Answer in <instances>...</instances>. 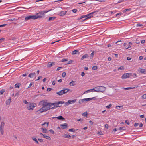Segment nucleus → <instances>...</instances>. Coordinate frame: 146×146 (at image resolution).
Listing matches in <instances>:
<instances>
[{
    "mask_svg": "<svg viewBox=\"0 0 146 146\" xmlns=\"http://www.w3.org/2000/svg\"><path fill=\"white\" fill-rule=\"evenodd\" d=\"M88 17L87 15H83L81 16L80 17V18L81 19L82 18L84 17Z\"/></svg>",
    "mask_w": 146,
    "mask_h": 146,
    "instance_id": "obj_45",
    "label": "nucleus"
},
{
    "mask_svg": "<svg viewBox=\"0 0 146 146\" xmlns=\"http://www.w3.org/2000/svg\"><path fill=\"white\" fill-rule=\"evenodd\" d=\"M17 9H19L20 10H22V9H25V8L23 7H19Z\"/></svg>",
    "mask_w": 146,
    "mask_h": 146,
    "instance_id": "obj_52",
    "label": "nucleus"
},
{
    "mask_svg": "<svg viewBox=\"0 0 146 146\" xmlns=\"http://www.w3.org/2000/svg\"><path fill=\"white\" fill-rule=\"evenodd\" d=\"M11 98L9 97V99H8L6 101V103L7 105H9L11 101Z\"/></svg>",
    "mask_w": 146,
    "mask_h": 146,
    "instance_id": "obj_19",
    "label": "nucleus"
},
{
    "mask_svg": "<svg viewBox=\"0 0 146 146\" xmlns=\"http://www.w3.org/2000/svg\"><path fill=\"white\" fill-rule=\"evenodd\" d=\"M82 115L85 117H86V116L87 115V112H85L84 113L82 114Z\"/></svg>",
    "mask_w": 146,
    "mask_h": 146,
    "instance_id": "obj_41",
    "label": "nucleus"
},
{
    "mask_svg": "<svg viewBox=\"0 0 146 146\" xmlns=\"http://www.w3.org/2000/svg\"><path fill=\"white\" fill-rule=\"evenodd\" d=\"M76 99H74L72 100H68L67 102H66L65 104L67 106H68L70 104L74 103L76 101Z\"/></svg>",
    "mask_w": 146,
    "mask_h": 146,
    "instance_id": "obj_7",
    "label": "nucleus"
},
{
    "mask_svg": "<svg viewBox=\"0 0 146 146\" xmlns=\"http://www.w3.org/2000/svg\"><path fill=\"white\" fill-rule=\"evenodd\" d=\"M49 131L52 134H54V131L52 129H50L49 130Z\"/></svg>",
    "mask_w": 146,
    "mask_h": 146,
    "instance_id": "obj_50",
    "label": "nucleus"
},
{
    "mask_svg": "<svg viewBox=\"0 0 146 146\" xmlns=\"http://www.w3.org/2000/svg\"><path fill=\"white\" fill-rule=\"evenodd\" d=\"M36 106V104L34 103H30L27 106V109L28 110H33L34 107Z\"/></svg>",
    "mask_w": 146,
    "mask_h": 146,
    "instance_id": "obj_3",
    "label": "nucleus"
},
{
    "mask_svg": "<svg viewBox=\"0 0 146 146\" xmlns=\"http://www.w3.org/2000/svg\"><path fill=\"white\" fill-rule=\"evenodd\" d=\"M38 139L40 142H43V140L42 139L38 138Z\"/></svg>",
    "mask_w": 146,
    "mask_h": 146,
    "instance_id": "obj_53",
    "label": "nucleus"
},
{
    "mask_svg": "<svg viewBox=\"0 0 146 146\" xmlns=\"http://www.w3.org/2000/svg\"><path fill=\"white\" fill-rule=\"evenodd\" d=\"M68 59L64 58V59H62L61 62H65V61H68Z\"/></svg>",
    "mask_w": 146,
    "mask_h": 146,
    "instance_id": "obj_40",
    "label": "nucleus"
},
{
    "mask_svg": "<svg viewBox=\"0 0 146 146\" xmlns=\"http://www.w3.org/2000/svg\"><path fill=\"white\" fill-rule=\"evenodd\" d=\"M19 93H20V92L19 91L17 92L15 94V96H14L15 97H16V96L18 95L19 94Z\"/></svg>",
    "mask_w": 146,
    "mask_h": 146,
    "instance_id": "obj_48",
    "label": "nucleus"
},
{
    "mask_svg": "<svg viewBox=\"0 0 146 146\" xmlns=\"http://www.w3.org/2000/svg\"><path fill=\"white\" fill-rule=\"evenodd\" d=\"M139 72L141 73L146 74V70L143 69H140L139 70Z\"/></svg>",
    "mask_w": 146,
    "mask_h": 146,
    "instance_id": "obj_12",
    "label": "nucleus"
},
{
    "mask_svg": "<svg viewBox=\"0 0 146 146\" xmlns=\"http://www.w3.org/2000/svg\"><path fill=\"white\" fill-rule=\"evenodd\" d=\"M63 68L61 67H58V68H57L56 71H59L61 68Z\"/></svg>",
    "mask_w": 146,
    "mask_h": 146,
    "instance_id": "obj_54",
    "label": "nucleus"
},
{
    "mask_svg": "<svg viewBox=\"0 0 146 146\" xmlns=\"http://www.w3.org/2000/svg\"><path fill=\"white\" fill-rule=\"evenodd\" d=\"M93 17V16L92 15H90V17H88L86 18L85 19H84L83 21H84L85 20H86V19H89V18H90V17Z\"/></svg>",
    "mask_w": 146,
    "mask_h": 146,
    "instance_id": "obj_56",
    "label": "nucleus"
},
{
    "mask_svg": "<svg viewBox=\"0 0 146 146\" xmlns=\"http://www.w3.org/2000/svg\"><path fill=\"white\" fill-rule=\"evenodd\" d=\"M92 91H93V90H94V91H95V92H99V86L95 87L94 88L92 89Z\"/></svg>",
    "mask_w": 146,
    "mask_h": 146,
    "instance_id": "obj_16",
    "label": "nucleus"
},
{
    "mask_svg": "<svg viewBox=\"0 0 146 146\" xmlns=\"http://www.w3.org/2000/svg\"><path fill=\"white\" fill-rule=\"evenodd\" d=\"M84 102V100L83 99H80L79 100V103L80 104H82Z\"/></svg>",
    "mask_w": 146,
    "mask_h": 146,
    "instance_id": "obj_31",
    "label": "nucleus"
},
{
    "mask_svg": "<svg viewBox=\"0 0 146 146\" xmlns=\"http://www.w3.org/2000/svg\"><path fill=\"white\" fill-rule=\"evenodd\" d=\"M145 42V40H143L141 41V42L142 44L144 43Z\"/></svg>",
    "mask_w": 146,
    "mask_h": 146,
    "instance_id": "obj_64",
    "label": "nucleus"
},
{
    "mask_svg": "<svg viewBox=\"0 0 146 146\" xmlns=\"http://www.w3.org/2000/svg\"><path fill=\"white\" fill-rule=\"evenodd\" d=\"M56 118L58 119L59 120H64L65 118H63L62 116H60L58 117H52V118Z\"/></svg>",
    "mask_w": 146,
    "mask_h": 146,
    "instance_id": "obj_14",
    "label": "nucleus"
},
{
    "mask_svg": "<svg viewBox=\"0 0 146 146\" xmlns=\"http://www.w3.org/2000/svg\"><path fill=\"white\" fill-rule=\"evenodd\" d=\"M63 137L64 138H70L71 137V136L70 135H67L65 134L64 135H63Z\"/></svg>",
    "mask_w": 146,
    "mask_h": 146,
    "instance_id": "obj_26",
    "label": "nucleus"
},
{
    "mask_svg": "<svg viewBox=\"0 0 146 146\" xmlns=\"http://www.w3.org/2000/svg\"><path fill=\"white\" fill-rule=\"evenodd\" d=\"M69 131L70 132H74L75 131V130H74V129L72 128L70 129H69Z\"/></svg>",
    "mask_w": 146,
    "mask_h": 146,
    "instance_id": "obj_49",
    "label": "nucleus"
},
{
    "mask_svg": "<svg viewBox=\"0 0 146 146\" xmlns=\"http://www.w3.org/2000/svg\"><path fill=\"white\" fill-rule=\"evenodd\" d=\"M98 11H94V12H92V13H90L89 14H88L87 16H89L91 15H92L94 13L96 12H98Z\"/></svg>",
    "mask_w": 146,
    "mask_h": 146,
    "instance_id": "obj_37",
    "label": "nucleus"
},
{
    "mask_svg": "<svg viewBox=\"0 0 146 146\" xmlns=\"http://www.w3.org/2000/svg\"><path fill=\"white\" fill-rule=\"evenodd\" d=\"M74 82L73 81H72L71 82H70L69 83V85L71 86H74L75 84H74Z\"/></svg>",
    "mask_w": 146,
    "mask_h": 146,
    "instance_id": "obj_32",
    "label": "nucleus"
},
{
    "mask_svg": "<svg viewBox=\"0 0 146 146\" xmlns=\"http://www.w3.org/2000/svg\"><path fill=\"white\" fill-rule=\"evenodd\" d=\"M142 98L144 99H146V94H145L143 95L142 96Z\"/></svg>",
    "mask_w": 146,
    "mask_h": 146,
    "instance_id": "obj_42",
    "label": "nucleus"
},
{
    "mask_svg": "<svg viewBox=\"0 0 146 146\" xmlns=\"http://www.w3.org/2000/svg\"><path fill=\"white\" fill-rule=\"evenodd\" d=\"M56 17H52L49 18L48 20L49 21L53 20H54Z\"/></svg>",
    "mask_w": 146,
    "mask_h": 146,
    "instance_id": "obj_27",
    "label": "nucleus"
},
{
    "mask_svg": "<svg viewBox=\"0 0 146 146\" xmlns=\"http://www.w3.org/2000/svg\"><path fill=\"white\" fill-rule=\"evenodd\" d=\"M111 104H110L109 105L107 106H106V107L107 108L109 109L111 106Z\"/></svg>",
    "mask_w": 146,
    "mask_h": 146,
    "instance_id": "obj_51",
    "label": "nucleus"
},
{
    "mask_svg": "<svg viewBox=\"0 0 146 146\" xmlns=\"http://www.w3.org/2000/svg\"><path fill=\"white\" fill-rule=\"evenodd\" d=\"M105 128H106L107 129H108V127H109V126H108V124H106L105 125Z\"/></svg>",
    "mask_w": 146,
    "mask_h": 146,
    "instance_id": "obj_61",
    "label": "nucleus"
},
{
    "mask_svg": "<svg viewBox=\"0 0 146 146\" xmlns=\"http://www.w3.org/2000/svg\"><path fill=\"white\" fill-rule=\"evenodd\" d=\"M124 69L125 68L124 67V66H121L118 68V70H124Z\"/></svg>",
    "mask_w": 146,
    "mask_h": 146,
    "instance_id": "obj_34",
    "label": "nucleus"
},
{
    "mask_svg": "<svg viewBox=\"0 0 146 146\" xmlns=\"http://www.w3.org/2000/svg\"><path fill=\"white\" fill-rule=\"evenodd\" d=\"M64 94L67 93L70 90V89L67 88H64L63 89Z\"/></svg>",
    "mask_w": 146,
    "mask_h": 146,
    "instance_id": "obj_22",
    "label": "nucleus"
},
{
    "mask_svg": "<svg viewBox=\"0 0 146 146\" xmlns=\"http://www.w3.org/2000/svg\"><path fill=\"white\" fill-rule=\"evenodd\" d=\"M81 76L82 77H83L85 75V73L84 72H82L81 74Z\"/></svg>",
    "mask_w": 146,
    "mask_h": 146,
    "instance_id": "obj_62",
    "label": "nucleus"
},
{
    "mask_svg": "<svg viewBox=\"0 0 146 146\" xmlns=\"http://www.w3.org/2000/svg\"><path fill=\"white\" fill-rule=\"evenodd\" d=\"M49 122H45L43 124H42V125H46V127H47L48 126Z\"/></svg>",
    "mask_w": 146,
    "mask_h": 146,
    "instance_id": "obj_35",
    "label": "nucleus"
},
{
    "mask_svg": "<svg viewBox=\"0 0 146 146\" xmlns=\"http://www.w3.org/2000/svg\"><path fill=\"white\" fill-rule=\"evenodd\" d=\"M73 61L72 60H70L69 61L67 64H69L71 63H72V62Z\"/></svg>",
    "mask_w": 146,
    "mask_h": 146,
    "instance_id": "obj_63",
    "label": "nucleus"
},
{
    "mask_svg": "<svg viewBox=\"0 0 146 146\" xmlns=\"http://www.w3.org/2000/svg\"><path fill=\"white\" fill-rule=\"evenodd\" d=\"M25 19L27 21L31 19H36V18L35 15H29L25 17Z\"/></svg>",
    "mask_w": 146,
    "mask_h": 146,
    "instance_id": "obj_5",
    "label": "nucleus"
},
{
    "mask_svg": "<svg viewBox=\"0 0 146 146\" xmlns=\"http://www.w3.org/2000/svg\"><path fill=\"white\" fill-rule=\"evenodd\" d=\"M143 25L142 24H138L136 25L137 27H140L143 26Z\"/></svg>",
    "mask_w": 146,
    "mask_h": 146,
    "instance_id": "obj_46",
    "label": "nucleus"
},
{
    "mask_svg": "<svg viewBox=\"0 0 146 146\" xmlns=\"http://www.w3.org/2000/svg\"><path fill=\"white\" fill-rule=\"evenodd\" d=\"M98 11H94V12H92V13H90L89 14H88L87 16H89L91 15H92L94 13L96 12H98Z\"/></svg>",
    "mask_w": 146,
    "mask_h": 146,
    "instance_id": "obj_38",
    "label": "nucleus"
},
{
    "mask_svg": "<svg viewBox=\"0 0 146 146\" xmlns=\"http://www.w3.org/2000/svg\"><path fill=\"white\" fill-rule=\"evenodd\" d=\"M55 64V62H50L48 63L47 66L49 68H50L52 66H54Z\"/></svg>",
    "mask_w": 146,
    "mask_h": 146,
    "instance_id": "obj_8",
    "label": "nucleus"
},
{
    "mask_svg": "<svg viewBox=\"0 0 146 146\" xmlns=\"http://www.w3.org/2000/svg\"><path fill=\"white\" fill-rule=\"evenodd\" d=\"M5 123L3 122H1L0 126V131L1 133V134L3 135L4 132V128Z\"/></svg>",
    "mask_w": 146,
    "mask_h": 146,
    "instance_id": "obj_4",
    "label": "nucleus"
},
{
    "mask_svg": "<svg viewBox=\"0 0 146 146\" xmlns=\"http://www.w3.org/2000/svg\"><path fill=\"white\" fill-rule=\"evenodd\" d=\"M139 125V124L138 123H135L134 124V126L135 127H137V126H138Z\"/></svg>",
    "mask_w": 146,
    "mask_h": 146,
    "instance_id": "obj_55",
    "label": "nucleus"
},
{
    "mask_svg": "<svg viewBox=\"0 0 146 146\" xmlns=\"http://www.w3.org/2000/svg\"><path fill=\"white\" fill-rule=\"evenodd\" d=\"M64 102V101H59L55 102V103H50L45 102L44 100L40 101L39 103L40 105L42 106V107L39 110H37L35 112V113L38 114L41 113L46 111L50 109H54L57 107H60L59 104H63Z\"/></svg>",
    "mask_w": 146,
    "mask_h": 146,
    "instance_id": "obj_1",
    "label": "nucleus"
},
{
    "mask_svg": "<svg viewBox=\"0 0 146 146\" xmlns=\"http://www.w3.org/2000/svg\"><path fill=\"white\" fill-rule=\"evenodd\" d=\"M41 129L42 130L43 132L44 133H47L48 132V131L47 129L45 128H42Z\"/></svg>",
    "mask_w": 146,
    "mask_h": 146,
    "instance_id": "obj_25",
    "label": "nucleus"
},
{
    "mask_svg": "<svg viewBox=\"0 0 146 146\" xmlns=\"http://www.w3.org/2000/svg\"><path fill=\"white\" fill-rule=\"evenodd\" d=\"M5 90L4 89H2L0 91V94H3V93L5 92Z\"/></svg>",
    "mask_w": 146,
    "mask_h": 146,
    "instance_id": "obj_33",
    "label": "nucleus"
},
{
    "mask_svg": "<svg viewBox=\"0 0 146 146\" xmlns=\"http://www.w3.org/2000/svg\"><path fill=\"white\" fill-rule=\"evenodd\" d=\"M131 10V8H129V9H125L124 10H123V13H124L127 12V11H130Z\"/></svg>",
    "mask_w": 146,
    "mask_h": 146,
    "instance_id": "obj_30",
    "label": "nucleus"
},
{
    "mask_svg": "<svg viewBox=\"0 0 146 146\" xmlns=\"http://www.w3.org/2000/svg\"><path fill=\"white\" fill-rule=\"evenodd\" d=\"M126 128L125 127H120L118 129V130H125Z\"/></svg>",
    "mask_w": 146,
    "mask_h": 146,
    "instance_id": "obj_28",
    "label": "nucleus"
},
{
    "mask_svg": "<svg viewBox=\"0 0 146 146\" xmlns=\"http://www.w3.org/2000/svg\"><path fill=\"white\" fill-rule=\"evenodd\" d=\"M98 69V67L97 66H93L92 69L93 70H96Z\"/></svg>",
    "mask_w": 146,
    "mask_h": 146,
    "instance_id": "obj_39",
    "label": "nucleus"
},
{
    "mask_svg": "<svg viewBox=\"0 0 146 146\" xmlns=\"http://www.w3.org/2000/svg\"><path fill=\"white\" fill-rule=\"evenodd\" d=\"M132 88V87H127V88H124V87H123L122 88V89H125V90H129V89H133V88Z\"/></svg>",
    "mask_w": 146,
    "mask_h": 146,
    "instance_id": "obj_36",
    "label": "nucleus"
},
{
    "mask_svg": "<svg viewBox=\"0 0 146 146\" xmlns=\"http://www.w3.org/2000/svg\"><path fill=\"white\" fill-rule=\"evenodd\" d=\"M60 126L62 127V128L63 129H66L68 126V125L66 123H65L62 124H61Z\"/></svg>",
    "mask_w": 146,
    "mask_h": 146,
    "instance_id": "obj_10",
    "label": "nucleus"
},
{
    "mask_svg": "<svg viewBox=\"0 0 146 146\" xmlns=\"http://www.w3.org/2000/svg\"><path fill=\"white\" fill-rule=\"evenodd\" d=\"M43 137L50 140L51 139V138L49 136L46 135H43Z\"/></svg>",
    "mask_w": 146,
    "mask_h": 146,
    "instance_id": "obj_23",
    "label": "nucleus"
},
{
    "mask_svg": "<svg viewBox=\"0 0 146 146\" xmlns=\"http://www.w3.org/2000/svg\"><path fill=\"white\" fill-rule=\"evenodd\" d=\"M31 138L32 140L34 141L37 144H39L36 138L35 137H32Z\"/></svg>",
    "mask_w": 146,
    "mask_h": 146,
    "instance_id": "obj_17",
    "label": "nucleus"
},
{
    "mask_svg": "<svg viewBox=\"0 0 146 146\" xmlns=\"http://www.w3.org/2000/svg\"><path fill=\"white\" fill-rule=\"evenodd\" d=\"M66 11H62L60 12L59 13L58 15L60 16H63L66 14Z\"/></svg>",
    "mask_w": 146,
    "mask_h": 146,
    "instance_id": "obj_11",
    "label": "nucleus"
},
{
    "mask_svg": "<svg viewBox=\"0 0 146 146\" xmlns=\"http://www.w3.org/2000/svg\"><path fill=\"white\" fill-rule=\"evenodd\" d=\"M77 10L76 9H73V10H72V11L73 12H74V13H76L77 11Z\"/></svg>",
    "mask_w": 146,
    "mask_h": 146,
    "instance_id": "obj_57",
    "label": "nucleus"
},
{
    "mask_svg": "<svg viewBox=\"0 0 146 146\" xmlns=\"http://www.w3.org/2000/svg\"><path fill=\"white\" fill-rule=\"evenodd\" d=\"M99 92H103L106 90V88L103 86H99Z\"/></svg>",
    "mask_w": 146,
    "mask_h": 146,
    "instance_id": "obj_9",
    "label": "nucleus"
},
{
    "mask_svg": "<svg viewBox=\"0 0 146 146\" xmlns=\"http://www.w3.org/2000/svg\"><path fill=\"white\" fill-rule=\"evenodd\" d=\"M51 10V9L48 11H45L39 12L36 14V15H35L36 19L38 18H41L44 17L45 14L47 12L50 11Z\"/></svg>",
    "mask_w": 146,
    "mask_h": 146,
    "instance_id": "obj_2",
    "label": "nucleus"
},
{
    "mask_svg": "<svg viewBox=\"0 0 146 146\" xmlns=\"http://www.w3.org/2000/svg\"><path fill=\"white\" fill-rule=\"evenodd\" d=\"M122 14V13H118L116 15L115 17H116L117 16L119 15H121Z\"/></svg>",
    "mask_w": 146,
    "mask_h": 146,
    "instance_id": "obj_58",
    "label": "nucleus"
},
{
    "mask_svg": "<svg viewBox=\"0 0 146 146\" xmlns=\"http://www.w3.org/2000/svg\"><path fill=\"white\" fill-rule=\"evenodd\" d=\"M5 39L4 38H2L0 39V43H1Z\"/></svg>",
    "mask_w": 146,
    "mask_h": 146,
    "instance_id": "obj_44",
    "label": "nucleus"
},
{
    "mask_svg": "<svg viewBox=\"0 0 146 146\" xmlns=\"http://www.w3.org/2000/svg\"><path fill=\"white\" fill-rule=\"evenodd\" d=\"M125 123L127 124V125H129L130 124V123L128 120H126L125 121Z\"/></svg>",
    "mask_w": 146,
    "mask_h": 146,
    "instance_id": "obj_59",
    "label": "nucleus"
},
{
    "mask_svg": "<svg viewBox=\"0 0 146 146\" xmlns=\"http://www.w3.org/2000/svg\"><path fill=\"white\" fill-rule=\"evenodd\" d=\"M21 84H20L19 83H18L16 84L15 85V87L19 88V87L21 86Z\"/></svg>",
    "mask_w": 146,
    "mask_h": 146,
    "instance_id": "obj_29",
    "label": "nucleus"
},
{
    "mask_svg": "<svg viewBox=\"0 0 146 146\" xmlns=\"http://www.w3.org/2000/svg\"><path fill=\"white\" fill-rule=\"evenodd\" d=\"M132 43L131 42H129L128 43L129 46H126L125 47V48L126 49H127L130 48L131 47V46L132 45Z\"/></svg>",
    "mask_w": 146,
    "mask_h": 146,
    "instance_id": "obj_20",
    "label": "nucleus"
},
{
    "mask_svg": "<svg viewBox=\"0 0 146 146\" xmlns=\"http://www.w3.org/2000/svg\"><path fill=\"white\" fill-rule=\"evenodd\" d=\"M35 75V73H31L29 74L28 76V77L31 78L33 77Z\"/></svg>",
    "mask_w": 146,
    "mask_h": 146,
    "instance_id": "obj_21",
    "label": "nucleus"
},
{
    "mask_svg": "<svg viewBox=\"0 0 146 146\" xmlns=\"http://www.w3.org/2000/svg\"><path fill=\"white\" fill-rule=\"evenodd\" d=\"M94 98H84V101H88L90 100H92Z\"/></svg>",
    "mask_w": 146,
    "mask_h": 146,
    "instance_id": "obj_24",
    "label": "nucleus"
},
{
    "mask_svg": "<svg viewBox=\"0 0 146 146\" xmlns=\"http://www.w3.org/2000/svg\"><path fill=\"white\" fill-rule=\"evenodd\" d=\"M66 75V73L63 72L62 74V76L63 77H64Z\"/></svg>",
    "mask_w": 146,
    "mask_h": 146,
    "instance_id": "obj_43",
    "label": "nucleus"
},
{
    "mask_svg": "<svg viewBox=\"0 0 146 146\" xmlns=\"http://www.w3.org/2000/svg\"><path fill=\"white\" fill-rule=\"evenodd\" d=\"M79 54V52L78 51L76 50H75L73 51H72V55H75L76 54Z\"/></svg>",
    "mask_w": 146,
    "mask_h": 146,
    "instance_id": "obj_18",
    "label": "nucleus"
},
{
    "mask_svg": "<svg viewBox=\"0 0 146 146\" xmlns=\"http://www.w3.org/2000/svg\"><path fill=\"white\" fill-rule=\"evenodd\" d=\"M89 57L88 55L87 54H85L82 57L81 59L82 60H84V59L88 58Z\"/></svg>",
    "mask_w": 146,
    "mask_h": 146,
    "instance_id": "obj_13",
    "label": "nucleus"
},
{
    "mask_svg": "<svg viewBox=\"0 0 146 146\" xmlns=\"http://www.w3.org/2000/svg\"><path fill=\"white\" fill-rule=\"evenodd\" d=\"M94 52H92L91 54V56H90V58H92L93 56V55L94 54Z\"/></svg>",
    "mask_w": 146,
    "mask_h": 146,
    "instance_id": "obj_47",
    "label": "nucleus"
},
{
    "mask_svg": "<svg viewBox=\"0 0 146 146\" xmlns=\"http://www.w3.org/2000/svg\"><path fill=\"white\" fill-rule=\"evenodd\" d=\"M23 102L24 103L26 104H28V102L26 100H23Z\"/></svg>",
    "mask_w": 146,
    "mask_h": 146,
    "instance_id": "obj_60",
    "label": "nucleus"
},
{
    "mask_svg": "<svg viewBox=\"0 0 146 146\" xmlns=\"http://www.w3.org/2000/svg\"><path fill=\"white\" fill-rule=\"evenodd\" d=\"M131 74L125 73L122 76L121 78L122 79H124L129 77V75H131Z\"/></svg>",
    "mask_w": 146,
    "mask_h": 146,
    "instance_id": "obj_6",
    "label": "nucleus"
},
{
    "mask_svg": "<svg viewBox=\"0 0 146 146\" xmlns=\"http://www.w3.org/2000/svg\"><path fill=\"white\" fill-rule=\"evenodd\" d=\"M56 94L59 96H61L64 94L63 90L56 92Z\"/></svg>",
    "mask_w": 146,
    "mask_h": 146,
    "instance_id": "obj_15",
    "label": "nucleus"
}]
</instances>
